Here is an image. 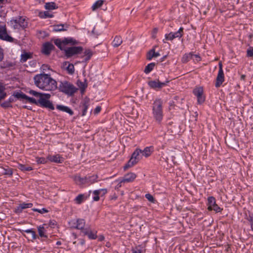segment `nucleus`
Instances as JSON below:
<instances>
[{"label":"nucleus","instance_id":"obj_1","mask_svg":"<svg viewBox=\"0 0 253 253\" xmlns=\"http://www.w3.org/2000/svg\"><path fill=\"white\" fill-rule=\"evenodd\" d=\"M35 85L39 88L47 90L52 91L57 88V83L55 80L51 78L47 74L42 73L36 75L34 78Z\"/></svg>","mask_w":253,"mask_h":253},{"label":"nucleus","instance_id":"obj_2","mask_svg":"<svg viewBox=\"0 0 253 253\" xmlns=\"http://www.w3.org/2000/svg\"><path fill=\"white\" fill-rule=\"evenodd\" d=\"M152 114L155 121L160 124L163 120V101L161 99H156L152 104Z\"/></svg>","mask_w":253,"mask_h":253},{"label":"nucleus","instance_id":"obj_3","mask_svg":"<svg viewBox=\"0 0 253 253\" xmlns=\"http://www.w3.org/2000/svg\"><path fill=\"white\" fill-rule=\"evenodd\" d=\"M141 152L142 150L141 149L138 148L135 149L132 154L129 160L124 167V170H126L128 168L132 167L140 160L141 156L140 154H141Z\"/></svg>","mask_w":253,"mask_h":253},{"label":"nucleus","instance_id":"obj_4","mask_svg":"<svg viewBox=\"0 0 253 253\" xmlns=\"http://www.w3.org/2000/svg\"><path fill=\"white\" fill-rule=\"evenodd\" d=\"M51 95L48 93H44L42 97H40L37 101L39 105L42 107L48 108L51 110L54 109V107L52 103L48 99L50 97Z\"/></svg>","mask_w":253,"mask_h":253},{"label":"nucleus","instance_id":"obj_5","mask_svg":"<svg viewBox=\"0 0 253 253\" xmlns=\"http://www.w3.org/2000/svg\"><path fill=\"white\" fill-rule=\"evenodd\" d=\"M51 95L48 93H44L42 97H40L37 101L39 105L42 107L48 108L51 110L54 109V107L52 103L48 99L50 97Z\"/></svg>","mask_w":253,"mask_h":253},{"label":"nucleus","instance_id":"obj_6","mask_svg":"<svg viewBox=\"0 0 253 253\" xmlns=\"http://www.w3.org/2000/svg\"><path fill=\"white\" fill-rule=\"evenodd\" d=\"M51 95L48 93H44L42 97H40L37 101L39 105L42 107L48 108L51 110L54 109V107L52 103L48 99L50 97Z\"/></svg>","mask_w":253,"mask_h":253},{"label":"nucleus","instance_id":"obj_7","mask_svg":"<svg viewBox=\"0 0 253 253\" xmlns=\"http://www.w3.org/2000/svg\"><path fill=\"white\" fill-rule=\"evenodd\" d=\"M82 46H71L64 48V55L67 58L71 57L75 55L82 53L83 51Z\"/></svg>","mask_w":253,"mask_h":253},{"label":"nucleus","instance_id":"obj_8","mask_svg":"<svg viewBox=\"0 0 253 253\" xmlns=\"http://www.w3.org/2000/svg\"><path fill=\"white\" fill-rule=\"evenodd\" d=\"M78 88L72 84L65 81L64 82V93L69 96L74 95L78 90Z\"/></svg>","mask_w":253,"mask_h":253},{"label":"nucleus","instance_id":"obj_9","mask_svg":"<svg viewBox=\"0 0 253 253\" xmlns=\"http://www.w3.org/2000/svg\"><path fill=\"white\" fill-rule=\"evenodd\" d=\"M209 211H214L216 212H220L222 209L216 204L215 199L212 197H210L208 199Z\"/></svg>","mask_w":253,"mask_h":253},{"label":"nucleus","instance_id":"obj_10","mask_svg":"<svg viewBox=\"0 0 253 253\" xmlns=\"http://www.w3.org/2000/svg\"><path fill=\"white\" fill-rule=\"evenodd\" d=\"M169 82V81L168 80L164 82H161L159 80H157L149 81L148 84L151 88L156 89L162 88Z\"/></svg>","mask_w":253,"mask_h":253},{"label":"nucleus","instance_id":"obj_11","mask_svg":"<svg viewBox=\"0 0 253 253\" xmlns=\"http://www.w3.org/2000/svg\"><path fill=\"white\" fill-rule=\"evenodd\" d=\"M55 49V47L52 43L50 42H45L42 44V52L44 55L48 56L50 54L52 50Z\"/></svg>","mask_w":253,"mask_h":253},{"label":"nucleus","instance_id":"obj_12","mask_svg":"<svg viewBox=\"0 0 253 253\" xmlns=\"http://www.w3.org/2000/svg\"><path fill=\"white\" fill-rule=\"evenodd\" d=\"M193 92L197 96L199 104H202L205 101V97L203 96V89L201 87L195 88Z\"/></svg>","mask_w":253,"mask_h":253},{"label":"nucleus","instance_id":"obj_13","mask_svg":"<svg viewBox=\"0 0 253 253\" xmlns=\"http://www.w3.org/2000/svg\"><path fill=\"white\" fill-rule=\"evenodd\" d=\"M0 39L10 42H13L14 40L7 34L6 28L3 26H0Z\"/></svg>","mask_w":253,"mask_h":253},{"label":"nucleus","instance_id":"obj_14","mask_svg":"<svg viewBox=\"0 0 253 253\" xmlns=\"http://www.w3.org/2000/svg\"><path fill=\"white\" fill-rule=\"evenodd\" d=\"M47 159L50 162L56 163H62L63 161V158L58 154L55 155H49L47 157Z\"/></svg>","mask_w":253,"mask_h":253},{"label":"nucleus","instance_id":"obj_15","mask_svg":"<svg viewBox=\"0 0 253 253\" xmlns=\"http://www.w3.org/2000/svg\"><path fill=\"white\" fill-rule=\"evenodd\" d=\"M136 175L134 173L129 172L125 175L121 182H131L136 178Z\"/></svg>","mask_w":253,"mask_h":253},{"label":"nucleus","instance_id":"obj_16","mask_svg":"<svg viewBox=\"0 0 253 253\" xmlns=\"http://www.w3.org/2000/svg\"><path fill=\"white\" fill-rule=\"evenodd\" d=\"M224 81V76L223 71H218L217 76L216 79L215 86L216 87H219Z\"/></svg>","mask_w":253,"mask_h":253},{"label":"nucleus","instance_id":"obj_17","mask_svg":"<svg viewBox=\"0 0 253 253\" xmlns=\"http://www.w3.org/2000/svg\"><path fill=\"white\" fill-rule=\"evenodd\" d=\"M74 181L77 185H82L87 184L86 176L82 177L80 175H76L74 177Z\"/></svg>","mask_w":253,"mask_h":253},{"label":"nucleus","instance_id":"obj_18","mask_svg":"<svg viewBox=\"0 0 253 253\" xmlns=\"http://www.w3.org/2000/svg\"><path fill=\"white\" fill-rule=\"evenodd\" d=\"M79 42L72 37H64V46L66 45H75L78 44Z\"/></svg>","mask_w":253,"mask_h":253},{"label":"nucleus","instance_id":"obj_19","mask_svg":"<svg viewBox=\"0 0 253 253\" xmlns=\"http://www.w3.org/2000/svg\"><path fill=\"white\" fill-rule=\"evenodd\" d=\"M89 104V99L88 98L85 97L83 102V110H82V116H85L87 110L88 109V106Z\"/></svg>","mask_w":253,"mask_h":253},{"label":"nucleus","instance_id":"obj_20","mask_svg":"<svg viewBox=\"0 0 253 253\" xmlns=\"http://www.w3.org/2000/svg\"><path fill=\"white\" fill-rule=\"evenodd\" d=\"M85 221L83 219H78L77 220V229H80L82 233H83V230H86L87 228H84Z\"/></svg>","mask_w":253,"mask_h":253},{"label":"nucleus","instance_id":"obj_21","mask_svg":"<svg viewBox=\"0 0 253 253\" xmlns=\"http://www.w3.org/2000/svg\"><path fill=\"white\" fill-rule=\"evenodd\" d=\"M87 184L90 185L97 181L98 175L93 174L86 176Z\"/></svg>","mask_w":253,"mask_h":253},{"label":"nucleus","instance_id":"obj_22","mask_svg":"<svg viewBox=\"0 0 253 253\" xmlns=\"http://www.w3.org/2000/svg\"><path fill=\"white\" fill-rule=\"evenodd\" d=\"M153 151L154 148L153 146L146 147L143 150H142L141 154L147 158L151 155Z\"/></svg>","mask_w":253,"mask_h":253},{"label":"nucleus","instance_id":"obj_23","mask_svg":"<svg viewBox=\"0 0 253 253\" xmlns=\"http://www.w3.org/2000/svg\"><path fill=\"white\" fill-rule=\"evenodd\" d=\"M1 173L3 175L8 176L9 177L13 175V169L8 166L1 168Z\"/></svg>","mask_w":253,"mask_h":253},{"label":"nucleus","instance_id":"obj_24","mask_svg":"<svg viewBox=\"0 0 253 253\" xmlns=\"http://www.w3.org/2000/svg\"><path fill=\"white\" fill-rule=\"evenodd\" d=\"M160 55L159 52H156L154 48L150 50L147 54V59L150 60L153 57H157Z\"/></svg>","mask_w":253,"mask_h":253},{"label":"nucleus","instance_id":"obj_25","mask_svg":"<svg viewBox=\"0 0 253 253\" xmlns=\"http://www.w3.org/2000/svg\"><path fill=\"white\" fill-rule=\"evenodd\" d=\"M14 21L16 24H18L22 28H25L27 25L26 22H25V19L22 17L16 18L14 20Z\"/></svg>","mask_w":253,"mask_h":253},{"label":"nucleus","instance_id":"obj_26","mask_svg":"<svg viewBox=\"0 0 253 253\" xmlns=\"http://www.w3.org/2000/svg\"><path fill=\"white\" fill-rule=\"evenodd\" d=\"M53 42L55 45H56L61 50H63V40L59 39H52L51 40Z\"/></svg>","mask_w":253,"mask_h":253},{"label":"nucleus","instance_id":"obj_27","mask_svg":"<svg viewBox=\"0 0 253 253\" xmlns=\"http://www.w3.org/2000/svg\"><path fill=\"white\" fill-rule=\"evenodd\" d=\"M123 42V41L122 39V38L120 36H116L113 42H112V45L114 47H117L119 46H120Z\"/></svg>","mask_w":253,"mask_h":253},{"label":"nucleus","instance_id":"obj_28","mask_svg":"<svg viewBox=\"0 0 253 253\" xmlns=\"http://www.w3.org/2000/svg\"><path fill=\"white\" fill-rule=\"evenodd\" d=\"M77 85L80 88L82 93H83L84 92L85 88L87 86V84L86 83V80H84V82H83L80 80H78L77 81Z\"/></svg>","mask_w":253,"mask_h":253},{"label":"nucleus","instance_id":"obj_29","mask_svg":"<svg viewBox=\"0 0 253 253\" xmlns=\"http://www.w3.org/2000/svg\"><path fill=\"white\" fill-rule=\"evenodd\" d=\"M84 235H87L90 239H95L97 238L96 234L92 233L89 229H87L86 230H83V233Z\"/></svg>","mask_w":253,"mask_h":253},{"label":"nucleus","instance_id":"obj_30","mask_svg":"<svg viewBox=\"0 0 253 253\" xmlns=\"http://www.w3.org/2000/svg\"><path fill=\"white\" fill-rule=\"evenodd\" d=\"M68 62H64V65H66ZM66 70L67 73L70 75H73L75 72V67L74 65L72 63H69L67 67H66Z\"/></svg>","mask_w":253,"mask_h":253},{"label":"nucleus","instance_id":"obj_31","mask_svg":"<svg viewBox=\"0 0 253 253\" xmlns=\"http://www.w3.org/2000/svg\"><path fill=\"white\" fill-rule=\"evenodd\" d=\"M105 0H97L92 6L91 9L92 11H95L98 8H100L102 6L104 3Z\"/></svg>","mask_w":253,"mask_h":253},{"label":"nucleus","instance_id":"obj_32","mask_svg":"<svg viewBox=\"0 0 253 253\" xmlns=\"http://www.w3.org/2000/svg\"><path fill=\"white\" fill-rule=\"evenodd\" d=\"M15 97L17 98L19 100H23L26 99L27 98V95L24 94L22 91H17L15 92L13 95Z\"/></svg>","mask_w":253,"mask_h":253},{"label":"nucleus","instance_id":"obj_33","mask_svg":"<svg viewBox=\"0 0 253 253\" xmlns=\"http://www.w3.org/2000/svg\"><path fill=\"white\" fill-rule=\"evenodd\" d=\"M155 65V63L154 62L148 64L145 68L144 70V73L146 74H149L153 70Z\"/></svg>","mask_w":253,"mask_h":253},{"label":"nucleus","instance_id":"obj_34","mask_svg":"<svg viewBox=\"0 0 253 253\" xmlns=\"http://www.w3.org/2000/svg\"><path fill=\"white\" fill-rule=\"evenodd\" d=\"M20 231L22 233L23 232L31 234L32 235V238L33 240H35L37 238V235L36 232L33 230V229H26V230H20Z\"/></svg>","mask_w":253,"mask_h":253},{"label":"nucleus","instance_id":"obj_35","mask_svg":"<svg viewBox=\"0 0 253 253\" xmlns=\"http://www.w3.org/2000/svg\"><path fill=\"white\" fill-rule=\"evenodd\" d=\"M32 58V55L30 53L25 52L21 54V61L22 62H26L28 59Z\"/></svg>","mask_w":253,"mask_h":253},{"label":"nucleus","instance_id":"obj_36","mask_svg":"<svg viewBox=\"0 0 253 253\" xmlns=\"http://www.w3.org/2000/svg\"><path fill=\"white\" fill-rule=\"evenodd\" d=\"M193 55L194 54L192 53L184 54L182 58V62L183 63H186L190 59H193Z\"/></svg>","mask_w":253,"mask_h":253},{"label":"nucleus","instance_id":"obj_37","mask_svg":"<svg viewBox=\"0 0 253 253\" xmlns=\"http://www.w3.org/2000/svg\"><path fill=\"white\" fill-rule=\"evenodd\" d=\"M86 197L84 194H79L75 199L76 203L78 204H81L84 200L86 199Z\"/></svg>","mask_w":253,"mask_h":253},{"label":"nucleus","instance_id":"obj_38","mask_svg":"<svg viewBox=\"0 0 253 253\" xmlns=\"http://www.w3.org/2000/svg\"><path fill=\"white\" fill-rule=\"evenodd\" d=\"M44 7L47 10H53L56 8V4L54 2H47L45 4Z\"/></svg>","mask_w":253,"mask_h":253},{"label":"nucleus","instance_id":"obj_39","mask_svg":"<svg viewBox=\"0 0 253 253\" xmlns=\"http://www.w3.org/2000/svg\"><path fill=\"white\" fill-rule=\"evenodd\" d=\"M18 168L23 171H28L33 169V168L31 167L26 166L23 164H19Z\"/></svg>","mask_w":253,"mask_h":253},{"label":"nucleus","instance_id":"obj_40","mask_svg":"<svg viewBox=\"0 0 253 253\" xmlns=\"http://www.w3.org/2000/svg\"><path fill=\"white\" fill-rule=\"evenodd\" d=\"M63 31V24L55 25L52 26V31L53 32H60Z\"/></svg>","mask_w":253,"mask_h":253},{"label":"nucleus","instance_id":"obj_41","mask_svg":"<svg viewBox=\"0 0 253 253\" xmlns=\"http://www.w3.org/2000/svg\"><path fill=\"white\" fill-rule=\"evenodd\" d=\"M183 35V28L181 27L178 31L176 32L173 33V36H174V39L176 38H181Z\"/></svg>","mask_w":253,"mask_h":253},{"label":"nucleus","instance_id":"obj_42","mask_svg":"<svg viewBox=\"0 0 253 253\" xmlns=\"http://www.w3.org/2000/svg\"><path fill=\"white\" fill-rule=\"evenodd\" d=\"M84 54L86 56L85 58V61L89 60L93 54L92 52L89 49H86L84 52Z\"/></svg>","mask_w":253,"mask_h":253},{"label":"nucleus","instance_id":"obj_43","mask_svg":"<svg viewBox=\"0 0 253 253\" xmlns=\"http://www.w3.org/2000/svg\"><path fill=\"white\" fill-rule=\"evenodd\" d=\"M44 230L43 226H39L38 227V232L41 237L47 238V236L44 234Z\"/></svg>","mask_w":253,"mask_h":253},{"label":"nucleus","instance_id":"obj_44","mask_svg":"<svg viewBox=\"0 0 253 253\" xmlns=\"http://www.w3.org/2000/svg\"><path fill=\"white\" fill-rule=\"evenodd\" d=\"M29 93L30 94H32L36 97H38L39 99L40 98V97H42V96L43 94H44V93H42L37 92L33 90H30L29 91Z\"/></svg>","mask_w":253,"mask_h":253},{"label":"nucleus","instance_id":"obj_45","mask_svg":"<svg viewBox=\"0 0 253 253\" xmlns=\"http://www.w3.org/2000/svg\"><path fill=\"white\" fill-rule=\"evenodd\" d=\"M13 64L10 62H4L1 64V68L5 69L13 66Z\"/></svg>","mask_w":253,"mask_h":253},{"label":"nucleus","instance_id":"obj_46","mask_svg":"<svg viewBox=\"0 0 253 253\" xmlns=\"http://www.w3.org/2000/svg\"><path fill=\"white\" fill-rule=\"evenodd\" d=\"M33 205L32 203H23L20 204V206H21L22 210L26 209L27 208H31L33 207Z\"/></svg>","mask_w":253,"mask_h":253},{"label":"nucleus","instance_id":"obj_47","mask_svg":"<svg viewBox=\"0 0 253 253\" xmlns=\"http://www.w3.org/2000/svg\"><path fill=\"white\" fill-rule=\"evenodd\" d=\"M101 193V190H95L93 191V194L94 195V196L93 197V200L95 201H98L99 200V195Z\"/></svg>","mask_w":253,"mask_h":253},{"label":"nucleus","instance_id":"obj_48","mask_svg":"<svg viewBox=\"0 0 253 253\" xmlns=\"http://www.w3.org/2000/svg\"><path fill=\"white\" fill-rule=\"evenodd\" d=\"M40 17L41 18H46L48 17H52V15L50 14L48 11H44L43 14L42 13H40Z\"/></svg>","mask_w":253,"mask_h":253},{"label":"nucleus","instance_id":"obj_49","mask_svg":"<svg viewBox=\"0 0 253 253\" xmlns=\"http://www.w3.org/2000/svg\"><path fill=\"white\" fill-rule=\"evenodd\" d=\"M174 39V36H173V32H170L168 34L165 35V39L166 40L172 41Z\"/></svg>","mask_w":253,"mask_h":253},{"label":"nucleus","instance_id":"obj_50","mask_svg":"<svg viewBox=\"0 0 253 253\" xmlns=\"http://www.w3.org/2000/svg\"><path fill=\"white\" fill-rule=\"evenodd\" d=\"M26 100H27L29 102L35 104L37 105H39V103L37 102L38 100H36L35 98L29 97L27 95Z\"/></svg>","mask_w":253,"mask_h":253},{"label":"nucleus","instance_id":"obj_51","mask_svg":"<svg viewBox=\"0 0 253 253\" xmlns=\"http://www.w3.org/2000/svg\"><path fill=\"white\" fill-rule=\"evenodd\" d=\"M32 210L34 211H37L40 213L43 214L44 213L47 212L48 211L45 208H42V209H33Z\"/></svg>","mask_w":253,"mask_h":253},{"label":"nucleus","instance_id":"obj_52","mask_svg":"<svg viewBox=\"0 0 253 253\" xmlns=\"http://www.w3.org/2000/svg\"><path fill=\"white\" fill-rule=\"evenodd\" d=\"M145 198L150 202L151 203H154L155 202V199L152 195H151L150 194H146L145 195Z\"/></svg>","mask_w":253,"mask_h":253},{"label":"nucleus","instance_id":"obj_53","mask_svg":"<svg viewBox=\"0 0 253 253\" xmlns=\"http://www.w3.org/2000/svg\"><path fill=\"white\" fill-rule=\"evenodd\" d=\"M247 56L253 57V47H250L247 51Z\"/></svg>","mask_w":253,"mask_h":253},{"label":"nucleus","instance_id":"obj_54","mask_svg":"<svg viewBox=\"0 0 253 253\" xmlns=\"http://www.w3.org/2000/svg\"><path fill=\"white\" fill-rule=\"evenodd\" d=\"M246 219L250 222V223H253V214L249 213V215H248L246 214Z\"/></svg>","mask_w":253,"mask_h":253},{"label":"nucleus","instance_id":"obj_55","mask_svg":"<svg viewBox=\"0 0 253 253\" xmlns=\"http://www.w3.org/2000/svg\"><path fill=\"white\" fill-rule=\"evenodd\" d=\"M69 226L71 228H76L77 220H72L69 222Z\"/></svg>","mask_w":253,"mask_h":253},{"label":"nucleus","instance_id":"obj_56","mask_svg":"<svg viewBox=\"0 0 253 253\" xmlns=\"http://www.w3.org/2000/svg\"><path fill=\"white\" fill-rule=\"evenodd\" d=\"M46 161V159L44 158H39L37 160V162L38 164H45Z\"/></svg>","mask_w":253,"mask_h":253},{"label":"nucleus","instance_id":"obj_57","mask_svg":"<svg viewBox=\"0 0 253 253\" xmlns=\"http://www.w3.org/2000/svg\"><path fill=\"white\" fill-rule=\"evenodd\" d=\"M1 106L3 108H5L12 107L11 104H10L7 101H5L4 102L2 103L1 104Z\"/></svg>","mask_w":253,"mask_h":253},{"label":"nucleus","instance_id":"obj_58","mask_svg":"<svg viewBox=\"0 0 253 253\" xmlns=\"http://www.w3.org/2000/svg\"><path fill=\"white\" fill-rule=\"evenodd\" d=\"M64 112L69 113L71 116L74 114L73 111L70 108L66 106H64Z\"/></svg>","mask_w":253,"mask_h":253},{"label":"nucleus","instance_id":"obj_59","mask_svg":"<svg viewBox=\"0 0 253 253\" xmlns=\"http://www.w3.org/2000/svg\"><path fill=\"white\" fill-rule=\"evenodd\" d=\"M158 28H155L153 29L152 32V37L153 39H155L156 37V34L158 33Z\"/></svg>","mask_w":253,"mask_h":253},{"label":"nucleus","instance_id":"obj_60","mask_svg":"<svg viewBox=\"0 0 253 253\" xmlns=\"http://www.w3.org/2000/svg\"><path fill=\"white\" fill-rule=\"evenodd\" d=\"M22 211L23 210L22 209L21 206L19 205L15 209L14 212L17 214H19L22 212Z\"/></svg>","mask_w":253,"mask_h":253},{"label":"nucleus","instance_id":"obj_61","mask_svg":"<svg viewBox=\"0 0 253 253\" xmlns=\"http://www.w3.org/2000/svg\"><path fill=\"white\" fill-rule=\"evenodd\" d=\"M131 253H144L142 250L139 249L138 248L132 249L131 250Z\"/></svg>","mask_w":253,"mask_h":253},{"label":"nucleus","instance_id":"obj_62","mask_svg":"<svg viewBox=\"0 0 253 253\" xmlns=\"http://www.w3.org/2000/svg\"><path fill=\"white\" fill-rule=\"evenodd\" d=\"M6 96V93L4 91L2 93H0V101L3 99Z\"/></svg>","mask_w":253,"mask_h":253},{"label":"nucleus","instance_id":"obj_63","mask_svg":"<svg viewBox=\"0 0 253 253\" xmlns=\"http://www.w3.org/2000/svg\"><path fill=\"white\" fill-rule=\"evenodd\" d=\"M101 110V107L100 106H97L94 111V113L95 114H98L100 112Z\"/></svg>","mask_w":253,"mask_h":253},{"label":"nucleus","instance_id":"obj_64","mask_svg":"<svg viewBox=\"0 0 253 253\" xmlns=\"http://www.w3.org/2000/svg\"><path fill=\"white\" fill-rule=\"evenodd\" d=\"M5 88L2 84H0V93H2L4 91Z\"/></svg>","mask_w":253,"mask_h":253}]
</instances>
